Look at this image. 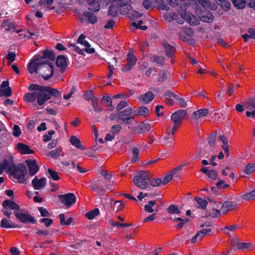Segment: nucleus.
<instances>
[{"mask_svg":"<svg viewBox=\"0 0 255 255\" xmlns=\"http://www.w3.org/2000/svg\"><path fill=\"white\" fill-rule=\"evenodd\" d=\"M28 89L33 92L24 95L25 101L29 103L36 102L37 105L41 107L40 109L43 107L45 102L50 99L51 97H58L60 95L58 90L48 86L31 84Z\"/></svg>","mask_w":255,"mask_h":255,"instance_id":"1","label":"nucleus"},{"mask_svg":"<svg viewBox=\"0 0 255 255\" xmlns=\"http://www.w3.org/2000/svg\"><path fill=\"white\" fill-rule=\"evenodd\" d=\"M28 68L30 73L39 74L46 80L50 79L53 74V65L48 61L42 62L38 59H34L29 63Z\"/></svg>","mask_w":255,"mask_h":255,"instance_id":"2","label":"nucleus"},{"mask_svg":"<svg viewBox=\"0 0 255 255\" xmlns=\"http://www.w3.org/2000/svg\"><path fill=\"white\" fill-rule=\"evenodd\" d=\"M8 173L10 177L16 179L19 183H25L27 170L25 165L19 164L16 166L10 161Z\"/></svg>","mask_w":255,"mask_h":255,"instance_id":"3","label":"nucleus"},{"mask_svg":"<svg viewBox=\"0 0 255 255\" xmlns=\"http://www.w3.org/2000/svg\"><path fill=\"white\" fill-rule=\"evenodd\" d=\"M151 175L148 171H139L136 173L133 179L134 184L141 189H145L149 187L148 181Z\"/></svg>","mask_w":255,"mask_h":255,"instance_id":"4","label":"nucleus"},{"mask_svg":"<svg viewBox=\"0 0 255 255\" xmlns=\"http://www.w3.org/2000/svg\"><path fill=\"white\" fill-rule=\"evenodd\" d=\"M186 115L185 110H180L172 115L171 120L174 123V126L171 128L173 129V132L177 131Z\"/></svg>","mask_w":255,"mask_h":255,"instance_id":"5","label":"nucleus"},{"mask_svg":"<svg viewBox=\"0 0 255 255\" xmlns=\"http://www.w3.org/2000/svg\"><path fill=\"white\" fill-rule=\"evenodd\" d=\"M181 10H178V13L182 19L185 20L191 25H196L198 24V18L189 12H185L186 6L184 4L180 7Z\"/></svg>","mask_w":255,"mask_h":255,"instance_id":"6","label":"nucleus"},{"mask_svg":"<svg viewBox=\"0 0 255 255\" xmlns=\"http://www.w3.org/2000/svg\"><path fill=\"white\" fill-rule=\"evenodd\" d=\"M176 131L173 132V129L170 126L168 127L166 129V135L162 139V143L167 147L172 148L174 145V135Z\"/></svg>","mask_w":255,"mask_h":255,"instance_id":"7","label":"nucleus"},{"mask_svg":"<svg viewBox=\"0 0 255 255\" xmlns=\"http://www.w3.org/2000/svg\"><path fill=\"white\" fill-rule=\"evenodd\" d=\"M244 106L248 110L246 115L247 117H255V97H252L245 100L243 102Z\"/></svg>","mask_w":255,"mask_h":255,"instance_id":"8","label":"nucleus"},{"mask_svg":"<svg viewBox=\"0 0 255 255\" xmlns=\"http://www.w3.org/2000/svg\"><path fill=\"white\" fill-rule=\"evenodd\" d=\"M14 215L16 218L22 223L30 222L35 223L36 221L34 218L27 211L19 209L18 211L14 212Z\"/></svg>","mask_w":255,"mask_h":255,"instance_id":"9","label":"nucleus"},{"mask_svg":"<svg viewBox=\"0 0 255 255\" xmlns=\"http://www.w3.org/2000/svg\"><path fill=\"white\" fill-rule=\"evenodd\" d=\"M133 113L134 111L131 108H127L119 113V119L126 124H130L134 120V117L132 116Z\"/></svg>","mask_w":255,"mask_h":255,"instance_id":"10","label":"nucleus"},{"mask_svg":"<svg viewBox=\"0 0 255 255\" xmlns=\"http://www.w3.org/2000/svg\"><path fill=\"white\" fill-rule=\"evenodd\" d=\"M182 167L183 165L179 166L168 172L164 178L162 184L163 185L167 184L172 180L173 176L174 177H178L181 173Z\"/></svg>","mask_w":255,"mask_h":255,"instance_id":"11","label":"nucleus"},{"mask_svg":"<svg viewBox=\"0 0 255 255\" xmlns=\"http://www.w3.org/2000/svg\"><path fill=\"white\" fill-rule=\"evenodd\" d=\"M61 202L65 206L69 207L73 204L76 200V196L73 193H68L61 195L59 196Z\"/></svg>","mask_w":255,"mask_h":255,"instance_id":"12","label":"nucleus"},{"mask_svg":"<svg viewBox=\"0 0 255 255\" xmlns=\"http://www.w3.org/2000/svg\"><path fill=\"white\" fill-rule=\"evenodd\" d=\"M130 0H117V4L120 6V10L123 14H127L132 9L130 4Z\"/></svg>","mask_w":255,"mask_h":255,"instance_id":"13","label":"nucleus"},{"mask_svg":"<svg viewBox=\"0 0 255 255\" xmlns=\"http://www.w3.org/2000/svg\"><path fill=\"white\" fill-rule=\"evenodd\" d=\"M45 178H38L36 176L32 181V185L35 190H41L45 187L46 184Z\"/></svg>","mask_w":255,"mask_h":255,"instance_id":"14","label":"nucleus"},{"mask_svg":"<svg viewBox=\"0 0 255 255\" xmlns=\"http://www.w3.org/2000/svg\"><path fill=\"white\" fill-rule=\"evenodd\" d=\"M25 163L28 166L29 174L30 175L33 176L35 175L39 171V167L37 165V162L36 160L28 159L26 160Z\"/></svg>","mask_w":255,"mask_h":255,"instance_id":"15","label":"nucleus"},{"mask_svg":"<svg viewBox=\"0 0 255 255\" xmlns=\"http://www.w3.org/2000/svg\"><path fill=\"white\" fill-rule=\"evenodd\" d=\"M195 12L201 20L204 22H211L214 18V15L210 12L204 13L196 8Z\"/></svg>","mask_w":255,"mask_h":255,"instance_id":"16","label":"nucleus"},{"mask_svg":"<svg viewBox=\"0 0 255 255\" xmlns=\"http://www.w3.org/2000/svg\"><path fill=\"white\" fill-rule=\"evenodd\" d=\"M8 81H3L0 86V97L2 96L9 97L11 95L12 91L8 86Z\"/></svg>","mask_w":255,"mask_h":255,"instance_id":"17","label":"nucleus"},{"mask_svg":"<svg viewBox=\"0 0 255 255\" xmlns=\"http://www.w3.org/2000/svg\"><path fill=\"white\" fill-rule=\"evenodd\" d=\"M136 62V58L135 55L132 53H129L127 55V64L123 69V70L125 72L130 70L132 66H133Z\"/></svg>","mask_w":255,"mask_h":255,"instance_id":"18","label":"nucleus"},{"mask_svg":"<svg viewBox=\"0 0 255 255\" xmlns=\"http://www.w3.org/2000/svg\"><path fill=\"white\" fill-rule=\"evenodd\" d=\"M154 97V95L151 92H147L137 97L139 103L147 104L151 102Z\"/></svg>","mask_w":255,"mask_h":255,"instance_id":"19","label":"nucleus"},{"mask_svg":"<svg viewBox=\"0 0 255 255\" xmlns=\"http://www.w3.org/2000/svg\"><path fill=\"white\" fill-rule=\"evenodd\" d=\"M221 206V211L223 214L235 209L237 206V203L233 201H227L225 202Z\"/></svg>","mask_w":255,"mask_h":255,"instance_id":"20","label":"nucleus"},{"mask_svg":"<svg viewBox=\"0 0 255 255\" xmlns=\"http://www.w3.org/2000/svg\"><path fill=\"white\" fill-rule=\"evenodd\" d=\"M189 2L191 4H195L196 6L200 4L205 8H209L212 9L215 8V6H212L209 0H189Z\"/></svg>","mask_w":255,"mask_h":255,"instance_id":"21","label":"nucleus"},{"mask_svg":"<svg viewBox=\"0 0 255 255\" xmlns=\"http://www.w3.org/2000/svg\"><path fill=\"white\" fill-rule=\"evenodd\" d=\"M211 232V229L210 228L208 229H203L199 231L197 233L195 236H194L192 240V243H195L197 241L201 240L207 233Z\"/></svg>","mask_w":255,"mask_h":255,"instance_id":"22","label":"nucleus"},{"mask_svg":"<svg viewBox=\"0 0 255 255\" xmlns=\"http://www.w3.org/2000/svg\"><path fill=\"white\" fill-rule=\"evenodd\" d=\"M16 147L17 150L22 154H33L34 152L28 145L22 143H18Z\"/></svg>","mask_w":255,"mask_h":255,"instance_id":"23","label":"nucleus"},{"mask_svg":"<svg viewBox=\"0 0 255 255\" xmlns=\"http://www.w3.org/2000/svg\"><path fill=\"white\" fill-rule=\"evenodd\" d=\"M56 64L58 67L60 68V71L63 72L67 66V59L63 55L58 56L56 60Z\"/></svg>","mask_w":255,"mask_h":255,"instance_id":"24","label":"nucleus"},{"mask_svg":"<svg viewBox=\"0 0 255 255\" xmlns=\"http://www.w3.org/2000/svg\"><path fill=\"white\" fill-rule=\"evenodd\" d=\"M209 111L206 108H203L195 111L193 115V118L195 120H202L204 117L207 116Z\"/></svg>","mask_w":255,"mask_h":255,"instance_id":"25","label":"nucleus"},{"mask_svg":"<svg viewBox=\"0 0 255 255\" xmlns=\"http://www.w3.org/2000/svg\"><path fill=\"white\" fill-rule=\"evenodd\" d=\"M162 46L165 50L166 55L169 57L172 58L175 52V48L168 44L166 42H163L162 43Z\"/></svg>","mask_w":255,"mask_h":255,"instance_id":"26","label":"nucleus"},{"mask_svg":"<svg viewBox=\"0 0 255 255\" xmlns=\"http://www.w3.org/2000/svg\"><path fill=\"white\" fill-rule=\"evenodd\" d=\"M219 140H221L223 143L222 147L224 149L227 157H229L230 154L229 146L228 144V140L227 138L223 135H220L218 137Z\"/></svg>","mask_w":255,"mask_h":255,"instance_id":"27","label":"nucleus"},{"mask_svg":"<svg viewBox=\"0 0 255 255\" xmlns=\"http://www.w3.org/2000/svg\"><path fill=\"white\" fill-rule=\"evenodd\" d=\"M151 125L146 122H144L140 124L137 127V132L139 133H142L146 132L151 129Z\"/></svg>","mask_w":255,"mask_h":255,"instance_id":"28","label":"nucleus"},{"mask_svg":"<svg viewBox=\"0 0 255 255\" xmlns=\"http://www.w3.org/2000/svg\"><path fill=\"white\" fill-rule=\"evenodd\" d=\"M2 206H5L7 208L11 210H14L15 211H18L20 209V207L14 202L10 200H5L3 201Z\"/></svg>","mask_w":255,"mask_h":255,"instance_id":"29","label":"nucleus"},{"mask_svg":"<svg viewBox=\"0 0 255 255\" xmlns=\"http://www.w3.org/2000/svg\"><path fill=\"white\" fill-rule=\"evenodd\" d=\"M163 17L165 19L169 21L176 20L179 24H183V19L178 20L176 18L177 14L175 12H166Z\"/></svg>","mask_w":255,"mask_h":255,"instance_id":"30","label":"nucleus"},{"mask_svg":"<svg viewBox=\"0 0 255 255\" xmlns=\"http://www.w3.org/2000/svg\"><path fill=\"white\" fill-rule=\"evenodd\" d=\"M221 203L218 202H215L214 206L212 210L211 215L213 217H218L221 215Z\"/></svg>","mask_w":255,"mask_h":255,"instance_id":"31","label":"nucleus"},{"mask_svg":"<svg viewBox=\"0 0 255 255\" xmlns=\"http://www.w3.org/2000/svg\"><path fill=\"white\" fill-rule=\"evenodd\" d=\"M201 171L204 173L211 180H215L217 178L218 173L214 170H208L207 168L204 167L201 169Z\"/></svg>","mask_w":255,"mask_h":255,"instance_id":"32","label":"nucleus"},{"mask_svg":"<svg viewBox=\"0 0 255 255\" xmlns=\"http://www.w3.org/2000/svg\"><path fill=\"white\" fill-rule=\"evenodd\" d=\"M231 245L232 246L237 247L238 249H248L251 246V244L250 243L240 242L237 239L233 240L231 242Z\"/></svg>","mask_w":255,"mask_h":255,"instance_id":"33","label":"nucleus"},{"mask_svg":"<svg viewBox=\"0 0 255 255\" xmlns=\"http://www.w3.org/2000/svg\"><path fill=\"white\" fill-rule=\"evenodd\" d=\"M194 200L197 202L196 206L198 208L201 209L202 210H205L206 209L208 202L206 199L196 197L194 198Z\"/></svg>","mask_w":255,"mask_h":255,"instance_id":"34","label":"nucleus"},{"mask_svg":"<svg viewBox=\"0 0 255 255\" xmlns=\"http://www.w3.org/2000/svg\"><path fill=\"white\" fill-rule=\"evenodd\" d=\"M70 142L72 145L77 147L81 150H84L85 149V147L81 145L80 140L75 135L71 136L70 138Z\"/></svg>","mask_w":255,"mask_h":255,"instance_id":"35","label":"nucleus"},{"mask_svg":"<svg viewBox=\"0 0 255 255\" xmlns=\"http://www.w3.org/2000/svg\"><path fill=\"white\" fill-rule=\"evenodd\" d=\"M89 4L88 9L90 10L97 12L100 9V3L96 0H86Z\"/></svg>","mask_w":255,"mask_h":255,"instance_id":"36","label":"nucleus"},{"mask_svg":"<svg viewBox=\"0 0 255 255\" xmlns=\"http://www.w3.org/2000/svg\"><path fill=\"white\" fill-rule=\"evenodd\" d=\"M164 98L166 104L169 105L173 104L174 99L177 98V96L171 92H167L165 94Z\"/></svg>","mask_w":255,"mask_h":255,"instance_id":"37","label":"nucleus"},{"mask_svg":"<svg viewBox=\"0 0 255 255\" xmlns=\"http://www.w3.org/2000/svg\"><path fill=\"white\" fill-rule=\"evenodd\" d=\"M136 112L137 115L145 117L148 115L149 113V110L145 106H141L138 108L134 113Z\"/></svg>","mask_w":255,"mask_h":255,"instance_id":"38","label":"nucleus"},{"mask_svg":"<svg viewBox=\"0 0 255 255\" xmlns=\"http://www.w3.org/2000/svg\"><path fill=\"white\" fill-rule=\"evenodd\" d=\"M242 198L247 201L254 200L255 199V188L252 191L242 195Z\"/></svg>","mask_w":255,"mask_h":255,"instance_id":"39","label":"nucleus"},{"mask_svg":"<svg viewBox=\"0 0 255 255\" xmlns=\"http://www.w3.org/2000/svg\"><path fill=\"white\" fill-rule=\"evenodd\" d=\"M42 58L43 59H49L50 60H53L55 58V55L52 51L49 50H45L42 52Z\"/></svg>","mask_w":255,"mask_h":255,"instance_id":"40","label":"nucleus"},{"mask_svg":"<svg viewBox=\"0 0 255 255\" xmlns=\"http://www.w3.org/2000/svg\"><path fill=\"white\" fill-rule=\"evenodd\" d=\"M0 227L3 228H10L14 227L12 222L6 218H3L1 220Z\"/></svg>","mask_w":255,"mask_h":255,"instance_id":"41","label":"nucleus"},{"mask_svg":"<svg viewBox=\"0 0 255 255\" xmlns=\"http://www.w3.org/2000/svg\"><path fill=\"white\" fill-rule=\"evenodd\" d=\"M84 14L87 18L89 22L94 23L97 21V17L95 14L89 11H85Z\"/></svg>","mask_w":255,"mask_h":255,"instance_id":"42","label":"nucleus"},{"mask_svg":"<svg viewBox=\"0 0 255 255\" xmlns=\"http://www.w3.org/2000/svg\"><path fill=\"white\" fill-rule=\"evenodd\" d=\"M100 214L99 210L98 208H95L93 210L90 211L86 214V217L90 220L93 219L96 216Z\"/></svg>","mask_w":255,"mask_h":255,"instance_id":"43","label":"nucleus"},{"mask_svg":"<svg viewBox=\"0 0 255 255\" xmlns=\"http://www.w3.org/2000/svg\"><path fill=\"white\" fill-rule=\"evenodd\" d=\"M151 61L159 65H162L164 62V58L163 56L154 55L151 57Z\"/></svg>","mask_w":255,"mask_h":255,"instance_id":"44","label":"nucleus"},{"mask_svg":"<svg viewBox=\"0 0 255 255\" xmlns=\"http://www.w3.org/2000/svg\"><path fill=\"white\" fill-rule=\"evenodd\" d=\"M255 171V163H249L245 167L243 172L247 174H250Z\"/></svg>","mask_w":255,"mask_h":255,"instance_id":"45","label":"nucleus"},{"mask_svg":"<svg viewBox=\"0 0 255 255\" xmlns=\"http://www.w3.org/2000/svg\"><path fill=\"white\" fill-rule=\"evenodd\" d=\"M17 32H20V33L19 34V35L23 38H33V37L35 35V33L31 32L27 30L17 31Z\"/></svg>","mask_w":255,"mask_h":255,"instance_id":"46","label":"nucleus"},{"mask_svg":"<svg viewBox=\"0 0 255 255\" xmlns=\"http://www.w3.org/2000/svg\"><path fill=\"white\" fill-rule=\"evenodd\" d=\"M102 102L106 106H110V110H113L115 108L112 105V99L108 96H104L102 99Z\"/></svg>","mask_w":255,"mask_h":255,"instance_id":"47","label":"nucleus"},{"mask_svg":"<svg viewBox=\"0 0 255 255\" xmlns=\"http://www.w3.org/2000/svg\"><path fill=\"white\" fill-rule=\"evenodd\" d=\"M232 2L236 7L242 9L245 7L246 2L244 0H232Z\"/></svg>","mask_w":255,"mask_h":255,"instance_id":"48","label":"nucleus"},{"mask_svg":"<svg viewBox=\"0 0 255 255\" xmlns=\"http://www.w3.org/2000/svg\"><path fill=\"white\" fill-rule=\"evenodd\" d=\"M92 105L94 110L96 112H101L103 111L102 107L98 104V99L97 98H94L92 99Z\"/></svg>","mask_w":255,"mask_h":255,"instance_id":"49","label":"nucleus"},{"mask_svg":"<svg viewBox=\"0 0 255 255\" xmlns=\"http://www.w3.org/2000/svg\"><path fill=\"white\" fill-rule=\"evenodd\" d=\"M156 204L155 201H150L148 202V204L145 205V211L148 213H152L154 211L152 207L155 206Z\"/></svg>","mask_w":255,"mask_h":255,"instance_id":"50","label":"nucleus"},{"mask_svg":"<svg viewBox=\"0 0 255 255\" xmlns=\"http://www.w3.org/2000/svg\"><path fill=\"white\" fill-rule=\"evenodd\" d=\"M10 161L9 159L4 160L2 163H0V174H1L5 169L9 168Z\"/></svg>","mask_w":255,"mask_h":255,"instance_id":"51","label":"nucleus"},{"mask_svg":"<svg viewBox=\"0 0 255 255\" xmlns=\"http://www.w3.org/2000/svg\"><path fill=\"white\" fill-rule=\"evenodd\" d=\"M216 134L215 133H212L210 134L208 136V143L211 147H214L215 146V142L216 140Z\"/></svg>","mask_w":255,"mask_h":255,"instance_id":"52","label":"nucleus"},{"mask_svg":"<svg viewBox=\"0 0 255 255\" xmlns=\"http://www.w3.org/2000/svg\"><path fill=\"white\" fill-rule=\"evenodd\" d=\"M81 45L84 46L85 51L88 53H93L94 52V49L90 47V44L87 41H83Z\"/></svg>","mask_w":255,"mask_h":255,"instance_id":"53","label":"nucleus"},{"mask_svg":"<svg viewBox=\"0 0 255 255\" xmlns=\"http://www.w3.org/2000/svg\"><path fill=\"white\" fill-rule=\"evenodd\" d=\"M188 220L189 219L187 218H186L185 220H183L180 218H175L174 220V221L179 222V223L176 225V228L179 229H181L184 226L185 223L188 222Z\"/></svg>","mask_w":255,"mask_h":255,"instance_id":"54","label":"nucleus"},{"mask_svg":"<svg viewBox=\"0 0 255 255\" xmlns=\"http://www.w3.org/2000/svg\"><path fill=\"white\" fill-rule=\"evenodd\" d=\"M169 73L167 71H162L159 73V82H163L167 79Z\"/></svg>","mask_w":255,"mask_h":255,"instance_id":"55","label":"nucleus"},{"mask_svg":"<svg viewBox=\"0 0 255 255\" xmlns=\"http://www.w3.org/2000/svg\"><path fill=\"white\" fill-rule=\"evenodd\" d=\"M143 22L142 20H139L137 23L135 22H133L131 23L132 26L135 27L136 29H140L143 30H145L147 29V26L145 25L142 26Z\"/></svg>","mask_w":255,"mask_h":255,"instance_id":"56","label":"nucleus"},{"mask_svg":"<svg viewBox=\"0 0 255 255\" xmlns=\"http://www.w3.org/2000/svg\"><path fill=\"white\" fill-rule=\"evenodd\" d=\"M124 207V204L121 201H116L113 205V210L116 212L122 210Z\"/></svg>","mask_w":255,"mask_h":255,"instance_id":"57","label":"nucleus"},{"mask_svg":"<svg viewBox=\"0 0 255 255\" xmlns=\"http://www.w3.org/2000/svg\"><path fill=\"white\" fill-rule=\"evenodd\" d=\"M48 172L50 175V177L54 180H58L60 179V177L58 174V173L51 169L49 168L48 169Z\"/></svg>","mask_w":255,"mask_h":255,"instance_id":"58","label":"nucleus"},{"mask_svg":"<svg viewBox=\"0 0 255 255\" xmlns=\"http://www.w3.org/2000/svg\"><path fill=\"white\" fill-rule=\"evenodd\" d=\"M227 0H225L223 1H218L219 4L221 5V7L225 10L227 11L230 8V3L227 1Z\"/></svg>","mask_w":255,"mask_h":255,"instance_id":"59","label":"nucleus"},{"mask_svg":"<svg viewBox=\"0 0 255 255\" xmlns=\"http://www.w3.org/2000/svg\"><path fill=\"white\" fill-rule=\"evenodd\" d=\"M48 155L53 158H57L60 155V150L58 148H56L50 151Z\"/></svg>","mask_w":255,"mask_h":255,"instance_id":"60","label":"nucleus"},{"mask_svg":"<svg viewBox=\"0 0 255 255\" xmlns=\"http://www.w3.org/2000/svg\"><path fill=\"white\" fill-rule=\"evenodd\" d=\"M236 228L237 226L236 225L227 226L223 229V231L226 234H229V231H234Z\"/></svg>","mask_w":255,"mask_h":255,"instance_id":"61","label":"nucleus"},{"mask_svg":"<svg viewBox=\"0 0 255 255\" xmlns=\"http://www.w3.org/2000/svg\"><path fill=\"white\" fill-rule=\"evenodd\" d=\"M16 55L14 52H8L7 56L6 59L8 60V64L10 65L13 62L15 59Z\"/></svg>","mask_w":255,"mask_h":255,"instance_id":"62","label":"nucleus"},{"mask_svg":"<svg viewBox=\"0 0 255 255\" xmlns=\"http://www.w3.org/2000/svg\"><path fill=\"white\" fill-rule=\"evenodd\" d=\"M168 213L170 214H178L180 213L178 207L176 205H170L168 209Z\"/></svg>","mask_w":255,"mask_h":255,"instance_id":"63","label":"nucleus"},{"mask_svg":"<svg viewBox=\"0 0 255 255\" xmlns=\"http://www.w3.org/2000/svg\"><path fill=\"white\" fill-rule=\"evenodd\" d=\"M217 186L219 189H226L229 187L230 185L226 184L225 181L220 180L217 183Z\"/></svg>","mask_w":255,"mask_h":255,"instance_id":"64","label":"nucleus"}]
</instances>
